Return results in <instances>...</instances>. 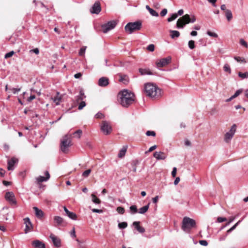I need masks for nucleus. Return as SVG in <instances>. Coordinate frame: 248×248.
I'll return each mask as SVG.
<instances>
[{"mask_svg": "<svg viewBox=\"0 0 248 248\" xmlns=\"http://www.w3.org/2000/svg\"><path fill=\"white\" fill-rule=\"evenodd\" d=\"M199 243L201 245L204 246H206L208 245V242L206 240H200Z\"/></svg>", "mask_w": 248, "mask_h": 248, "instance_id": "55", "label": "nucleus"}, {"mask_svg": "<svg viewBox=\"0 0 248 248\" xmlns=\"http://www.w3.org/2000/svg\"><path fill=\"white\" fill-rule=\"evenodd\" d=\"M86 98V95L84 94L83 91H80L79 95L76 97V101L78 103L80 101H83Z\"/></svg>", "mask_w": 248, "mask_h": 248, "instance_id": "24", "label": "nucleus"}, {"mask_svg": "<svg viewBox=\"0 0 248 248\" xmlns=\"http://www.w3.org/2000/svg\"><path fill=\"white\" fill-rule=\"evenodd\" d=\"M24 223L26 225V227L24 230L25 233H27L28 232L31 231L32 229V225L31 223L30 219L29 217H26L24 219Z\"/></svg>", "mask_w": 248, "mask_h": 248, "instance_id": "14", "label": "nucleus"}, {"mask_svg": "<svg viewBox=\"0 0 248 248\" xmlns=\"http://www.w3.org/2000/svg\"><path fill=\"white\" fill-rule=\"evenodd\" d=\"M188 47L190 49H192L195 47V42L193 40H190L188 42Z\"/></svg>", "mask_w": 248, "mask_h": 248, "instance_id": "43", "label": "nucleus"}, {"mask_svg": "<svg viewBox=\"0 0 248 248\" xmlns=\"http://www.w3.org/2000/svg\"><path fill=\"white\" fill-rule=\"evenodd\" d=\"M11 90V91L13 92V93L16 94L17 92H19L20 91V88H13L12 89H10Z\"/></svg>", "mask_w": 248, "mask_h": 248, "instance_id": "54", "label": "nucleus"}, {"mask_svg": "<svg viewBox=\"0 0 248 248\" xmlns=\"http://www.w3.org/2000/svg\"><path fill=\"white\" fill-rule=\"evenodd\" d=\"M234 59L238 62L246 63L247 62L245 59L243 57L235 56L234 57Z\"/></svg>", "mask_w": 248, "mask_h": 248, "instance_id": "30", "label": "nucleus"}, {"mask_svg": "<svg viewBox=\"0 0 248 248\" xmlns=\"http://www.w3.org/2000/svg\"><path fill=\"white\" fill-rule=\"evenodd\" d=\"M32 245L35 248H45V244L38 240L33 241Z\"/></svg>", "mask_w": 248, "mask_h": 248, "instance_id": "21", "label": "nucleus"}, {"mask_svg": "<svg viewBox=\"0 0 248 248\" xmlns=\"http://www.w3.org/2000/svg\"><path fill=\"white\" fill-rule=\"evenodd\" d=\"M67 216L71 219L73 220H76L77 218V215L74 213V212H70L68 213V214L67 215Z\"/></svg>", "mask_w": 248, "mask_h": 248, "instance_id": "33", "label": "nucleus"}, {"mask_svg": "<svg viewBox=\"0 0 248 248\" xmlns=\"http://www.w3.org/2000/svg\"><path fill=\"white\" fill-rule=\"evenodd\" d=\"M147 49L149 51H151V52H153L155 50V46L153 44H150L147 47Z\"/></svg>", "mask_w": 248, "mask_h": 248, "instance_id": "48", "label": "nucleus"}, {"mask_svg": "<svg viewBox=\"0 0 248 248\" xmlns=\"http://www.w3.org/2000/svg\"><path fill=\"white\" fill-rule=\"evenodd\" d=\"M33 210L35 211V216L39 218H42L44 216V212L42 210L38 209L36 207H34L33 208Z\"/></svg>", "mask_w": 248, "mask_h": 248, "instance_id": "22", "label": "nucleus"}, {"mask_svg": "<svg viewBox=\"0 0 248 248\" xmlns=\"http://www.w3.org/2000/svg\"><path fill=\"white\" fill-rule=\"evenodd\" d=\"M119 96L120 104L124 107H128L134 101V93L127 90H124L120 93Z\"/></svg>", "mask_w": 248, "mask_h": 248, "instance_id": "1", "label": "nucleus"}, {"mask_svg": "<svg viewBox=\"0 0 248 248\" xmlns=\"http://www.w3.org/2000/svg\"><path fill=\"white\" fill-rule=\"evenodd\" d=\"M49 178L50 174L48 171H46L45 176H39L36 178V180L37 184L40 185L41 183L47 181Z\"/></svg>", "mask_w": 248, "mask_h": 248, "instance_id": "12", "label": "nucleus"}, {"mask_svg": "<svg viewBox=\"0 0 248 248\" xmlns=\"http://www.w3.org/2000/svg\"><path fill=\"white\" fill-rule=\"evenodd\" d=\"M14 51H11L7 53H6L5 55V56H4V58L5 59H7V58H9L11 57H12L14 54Z\"/></svg>", "mask_w": 248, "mask_h": 248, "instance_id": "49", "label": "nucleus"}, {"mask_svg": "<svg viewBox=\"0 0 248 248\" xmlns=\"http://www.w3.org/2000/svg\"><path fill=\"white\" fill-rule=\"evenodd\" d=\"M86 47L83 46L81 47L79 51V55L80 56H83L85 54V51H86Z\"/></svg>", "mask_w": 248, "mask_h": 248, "instance_id": "45", "label": "nucleus"}, {"mask_svg": "<svg viewBox=\"0 0 248 248\" xmlns=\"http://www.w3.org/2000/svg\"><path fill=\"white\" fill-rule=\"evenodd\" d=\"M149 12L150 14L153 16H158V14L155 10H153L152 8H151L149 10Z\"/></svg>", "mask_w": 248, "mask_h": 248, "instance_id": "42", "label": "nucleus"}, {"mask_svg": "<svg viewBox=\"0 0 248 248\" xmlns=\"http://www.w3.org/2000/svg\"><path fill=\"white\" fill-rule=\"evenodd\" d=\"M236 130V125L233 124L229 131L224 135V140L226 143H230Z\"/></svg>", "mask_w": 248, "mask_h": 248, "instance_id": "7", "label": "nucleus"}, {"mask_svg": "<svg viewBox=\"0 0 248 248\" xmlns=\"http://www.w3.org/2000/svg\"><path fill=\"white\" fill-rule=\"evenodd\" d=\"M117 211L121 214H123L124 213L125 210L124 208L119 206L117 208Z\"/></svg>", "mask_w": 248, "mask_h": 248, "instance_id": "46", "label": "nucleus"}, {"mask_svg": "<svg viewBox=\"0 0 248 248\" xmlns=\"http://www.w3.org/2000/svg\"><path fill=\"white\" fill-rule=\"evenodd\" d=\"M90 172L91 171H83L82 176L84 177H87L89 175Z\"/></svg>", "mask_w": 248, "mask_h": 248, "instance_id": "58", "label": "nucleus"}, {"mask_svg": "<svg viewBox=\"0 0 248 248\" xmlns=\"http://www.w3.org/2000/svg\"><path fill=\"white\" fill-rule=\"evenodd\" d=\"M92 211L93 213H103V210H101V209H92Z\"/></svg>", "mask_w": 248, "mask_h": 248, "instance_id": "57", "label": "nucleus"}, {"mask_svg": "<svg viewBox=\"0 0 248 248\" xmlns=\"http://www.w3.org/2000/svg\"><path fill=\"white\" fill-rule=\"evenodd\" d=\"M223 69L225 72H228L229 74L231 73V68L228 64H225L223 66Z\"/></svg>", "mask_w": 248, "mask_h": 248, "instance_id": "38", "label": "nucleus"}, {"mask_svg": "<svg viewBox=\"0 0 248 248\" xmlns=\"http://www.w3.org/2000/svg\"><path fill=\"white\" fill-rule=\"evenodd\" d=\"M139 72L140 73L141 75H152V72L149 70V69H142V68H140L139 69Z\"/></svg>", "mask_w": 248, "mask_h": 248, "instance_id": "27", "label": "nucleus"}, {"mask_svg": "<svg viewBox=\"0 0 248 248\" xmlns=\"http://www.w3.org/2000/svg\"><path fill=\"white\" fill-rule=\"evenodd\" d=\"M240 44H241V45L243 46L246 47H248L247 43L243 39H240Z\"/></svg>", "mask_w": 248, "mask_h": 248, "instance_id": "51", "label": "nucleus"}, {"mask_svg": "<svg viewBox=\"0 0 248 248\" xmlns=\"http://www.w3.org/2000/svg\"><path fill=\"white\" fill-rule=\"evenodd\" d=\"M82 133V131L81 130H78L77 131H75L73 135L75 137L78 138V139H79L81 137V135Z\"/></svg>", "mask_w": 248, "mask_h": 248, "instance_id": "37", "label": "nucleus"}, {"mask_svg": "<svg viewBox=\"0 0 248 248\" xmlns=\"http://www.w3.org/2000/svg\"><path fill=\"white\" fill-rule=\"evenodd\" d=\"M242 92V90L239 89L236 91L235 93L232 95L233 97L235 98L238 96Z\"/></svg>", "mask_w": 248, "mask_h": 248, "instance_id": "52", "label": "nucleus"}, {"mask_svg": "<svg viewBox=\"0 0 248 248\" xmlns=\"http://www.w3.org/2000/svg\"><path fill=\"white\" fill-rule=\"evenodd\" d=\"M100 129L105 135L109 134L112 130L110 123L106 121H103L102 122L100 125Z\"/></svg>", "mask_w": 248, "mask_h": 248, "instance_id": "8", "label": "nucleus"}, {"mask_svg": "<svg viewBox=\"0 0 248 248\" xmlns=\"http://www.w3.org/2000/svg\"><path fill=\"white\" fill-rule=\"evenodd\" d=\"M207 34L208 35H209L210 36L213 37L214 38H217L218 37V35L216 33L212 32L210 31H207Z\"/></svg>", "mask_w": 248, "mask_h": 248, "instance_id": "41", "label": "nucleus"}, {"mask_svg": "<svg viewBox=\"0 0 248 248\" xmlns=\"http://www.w3.org/2000/svg\"><path fill=\"white\" fill-rule=\"evenodd\" d=\"M154 156L157 160H163L167 157L166 154L162 152H155L154 153Z\"/></svg>", "mask_w": 248, "mask_h": 248, "instance_id": "18", "label": "nucleus"}, {"mask_svg": "<svg viewBox=\"0 0 248 248\" xmlns=\"http://www.w3.org/2000/svg\"><path fill=\"white\" fill-rule=\"evenodd\" d=\"M86 104L85 101H81V102L79 103V104L78 105V109L79 110H81L82 109H83V108L84 107H85L86 106Z\"/></svg>", "mask_w": 248, "mask_h": 248, "instance_id": "44", "label": "nucleus"}, {"mask_svg": "<svg viewBox=\"0 0 248 248\" xmlns=\"http://www.w3.org/2000/svg\"><path fill=\"white\" fill-rule=\"evenodd\" d=\"M180 178L179 177H177L175 178V180L174 181V185H177L179 182H180Z\"/></svg>", "mask_w": 248, "mask_h": 248, "instance_id": "62", "label": "nucleus"}, {"mask_svg": "<svg viewBox=\"0 0 248 248\" xmlns=\"http://www.w3.org/2000/svg\"><path fill=\"white\" fill-rule=\"evenodd\" d=\"M127 149V147L126 146H123L120 150L119 153L118 154V157L120 158H123L125 156Z\"/></svg>", "mask_w": 248, "mask_h": 248, "instance_id": "23", "label": "nucleus"}, {"mask_svg": "<svg viewBox=\"0 0 248 248\" xmlns=\"http://www.w3.org/2000/svg\"><path fill=\"white\" fill-rule=\"evenodd\" d=\"M96 118L102 119L104 117V115L102 113L98 112L95 115Z\"/></svg>", "mask_w": 248, "mask_h": 248, "instance_id": "53", "label": "nucleus"}, {"mask_svg": "<svg viewBox=\"0 0 248 248\" xmlns=\"http://www.w3.org/2000/svg\"><path fill=\"white\" fill-rule=\"evenodd\" d=\"M159 197L158 196H156L154 198H153L152 201L153 202L155 203H156L158 200Z\"/></svg>", "mask_w": 248, "mask_h": 248, "instance_id": "61", "label": "nucleus"}, {"mask_svg": "<svg viewBox=\"0 0 248 248\" xmlns=\"http://www.w3.org/2000/svg\"><path fill=\"white\" fill-rule=\"evenodd\" d=\"M226 220H227V218L226 217H218L217 219L216 222L217 223H221V222L225 221Z\"/></svg>", "mask_w": 248, "mask_h": 248, "instance_id": "47", "label": "nucleus"}, {"mask_svg": "<svg viewBox=\"0 0 248 248\" xmlns=\"http://www.w3.org/2000/svg\"><path fill=\"white\" fill-rule=\"evenodd\" d=\"M167 9H163L160 13L161 16H164L167 14Z\"/></svg>", "mask_w": 248, "mask_h": 248, "instance_id": "56", "label": "nucleus"}, {"mask_svg": "<svg viewBox=\"0 0 248 248\" xmlns=\"http://www.w3.org/2000/svg\"><path fill=\"white\" fill-rule=\"evenodd\" d=\"M77 241L79 243V248H85V247L84 245H82L80 241H79V240L77 239Z\"/></svg>", "mask_w": 248, "mask_h": 248, "instance_id": "63", "label": "nucleus"}, {"mask_svg": "<svg viewBox=\"0 0 248 248\" xmlns=\"http://www.w3.org/2000/svg\"><path fill=\"white\" fill-rule=\"evenodd\" d=\"M178 16L176 14H173L170 17L168 18V22H171L175 19Z\"/></svg>", "mask_w": 248, "mask_h": 248, "instance_id": "40", "label": "nucleus"}, {"mask_svg": "<svg viewBox=\"0 0 248 248\" xmlns=\"http://www.w3.org/2000/svg\"><path fill=\"white\" fill-rule=\"evenodd\" d=\"M238 76L242 79H245L248 78V72H246L245 73H242L239 72L238 73Z\"/></svg>", "mask_w": 248, "mask_h": 248, "instance_id": "32", "label": "nucleus"}, {"mask_svg": "<svg viewBox=\"0 0 248 248\" xmlns=\"http://www.w3.org/2000/svg\"><path fill=\"white\" fill-rule=\"evenodd\" d=\"M54 220L58 226L61 225L63 222V219L60 216L54 217Z\"/></svg>", "mask_w": 248, "mask_h": 248, "instance_id": "26", "label": "nucleus"}, {"mask_svg": "<svg viewBox=\"0 0 248 248\" xmlns=\"http://www.w3.org/2000/svg\"><path fill=\"white\" fill-rule=\"evenodd\" d=\"M101 10L100 4L98 1L95 2L90 9L92 14H98Z\"/></svg>", "mask_w": 248, "mask_h": 248, "instance_id": "13", "label": "nucleus"}, {"mask_svg": "<svg viewBox=\"0 0 248 248\" xmlns=\"http://www.w3.org/2000/svg\"><path fill=\"white\" fill-rule=\"evenodd\" d=\"M170 36L172 39L178 38L180 36V32L177 31L170 30Z\"/></svg>", "mask_w": 248, "mask_h": 248, "instance_id": "25", "label": "nucleus"}, {"mask_svg": "<svg viewBox=\"0 0 248 248\" xmlns=\"http://www.w3.org/2000/svg\"><path fill=\"white\" fill-rule=\"evenodd\" d=\"M35 98V96L34 95H31L28 98V101L29 102L31 101V100H33Z\"/></svg>", "mask_w": 248, "mask_h": 248, "instance_id": "64", "label": "nucleus"}, {"mask_svg": "<svg viewBox=\"0 0 248 248\" xmlns=\"http://www.w3.org/2000/svg\"><path fill=\"white\" fill-rule=\"evenodd\" d=\"M91 196L92 197V201L96 203V204H99L101 202L100 200L97 198L95 195L93 194H92Z\"/></svg>", "mask_w": 248, "mask_h": 248, "instance_id": "35", "label": "nucleus"}, {"mask_svg": "<svg viewBox=\"0 0 248 248\" xmlns=\"http://www.w3.org/2000/svg\"><path fill=\"white\" fill-rule=\"evenodd\" d=\"M71 145V135L66 134L61 140V150L63 153L68 151V148Z\"/></svg>", "mask_w": 248, "mask_h": 248, "instance_id": "6", "label": "nucleus"}, {"mask_svg": "<svg viewBox=\"0 0 248 248\" xmlns=\"http://www.w3.org/2000/svg\"><path fill=\"white\" fill-rule=\"evenodd\" d=\"M17 161L18 160L14 157L8 160L7 166L8 170H13L15 169L14 165L17 162Z\"/></svg>", "mask_w": 248, "mask_h": 248, "instance_id": "16", "label": "nucleus"}, {"mask_svg": "<svg viewBox=\"0 0 248 248\" xmlns=\"http://www.w3.org/2000/svg\"><path fill=\"white\" fill-rule=\"evenodd\" d=\"M149 207V203H148L147 205L144 206L143 207L140 208L139 211L138 212L140 214H144L148 211Z\"/></svg>", "mask_w": 248, "mask_h": 248, "instance_id": "28", "label": "nucleus"}, {"mask_svg": "<svg viewBox=\"0 0 248 248\" xmlns=\"http://www.w3.org/2000/svg\"><path fill=\"white\" fill-rule=\"evenodd\" d=\"M171 60V58L170 56L159 60L156 62L157 68L162 67L167 65L170 62Z\"/></svg>", "mask_w": 248, "mask_h": 248, "instance_id": "10", "label": "nucleus"}, {"mask_svg": "<svg viewBox=\"0 0 248 248\" xmlns=\"http://www.w3.org/2000/svg\"><path fill=\"white\" fill-rule=\"evenodd\" d=\"M225 16L228 21H230L232 18V12L230 10L225 11Z\"/></svg>", "mask_w": 248, "mask_h": 248, "instance_id": "29", "label": "nucleus"}, {"mask_svg": "<svg viewBox=\"0 0 248 248\" xmlns=\"http://www.w3.org/2000/svg\"><path fill=\"white\" fill-rule=\"evenodd\" d=\"M62 99V95L60 94L59 92H57L56 94L54 97H52V99L56 105H59Z\"/></svg>", "mask_w": 248, "mask_h": 248, "instance_id": "19", "label": "nucleus"}, {"mask_svg": "<svg viewBox=\"0 0 248 248\" xmlns=\"http://www.w3.org/2000/svg\"><path fill=\"white\" fill-rule=\"evenodd\" d=\"M71 236L73 237H76V232H75V228H73L72 231H71Z\"/></svg>", "mask_w": 248, "mask_h": 248, "instance_id": "59", "label": "nucleus"}, {"mask_svg": "<svg viewBox=\"0 0 248 248\" xmlns=\"http://www.w3.org/2000/svg\"><path fill=\"white\" fill-rule=\"evenodd\" d=\"M127 226V223L126 222H123L118 224V227L120 229H124Z\"/></svg>", "mask_w": 248, "mask_h": 248, "instance_id": "39", "label": "nucleus"}, {"mask_svg": "<svg viewBox=\"0 0 248 248\" xmlns=\"http://www.w3.org/2000/svg\"><path fill=\"white\" fill-rule=\"evenodd\" d=\"M50 238L52 241L53 245L55 247L57 248H60L61 246V241L60 238L56 236L53 234H51L50 235Z\"/></svg>", "mask_w": 248, "mask_h": 248, "instance_id": "15", "label": "nucleus"}, {"mask_svg": "<svg viewBox=\"0 0 248 248\" xmlns=\"http://www.w3.org/2000/svg\"><path fill=\"white\" fill-rule=\"evenodd\" d=\"M144 90L146 95L152 98L157 97L161 94L160 90L155 85L151 83L145 84Z\"/></svg>", "mask_w": 248, "mask_h": 248, "instance_id": "2", "label": "nucleus"}, {"mask_svg": "<svg viewBox=\"0 0 248 248\" xmlns=\"http://www.w3.org/2000/svg\"><path fill=\"white\" fill-rule=\"evenodd\" d=\"M146 134L148 136H155V132L153 131H147L146 133Z\"/></svg>", "mask_w": 248, "mask_h": 248, "instance_id": "50", "label": "nucleus"}, {"mask_svg": "<svg viewBox=\"0 0 248 248\" xmlns=\"http://www.w3.org/2000/svg\"><path fill=\"white\" fill-rule=\"evenodd\" d=\"M116 25V23L114 21H110L108 22L107 24L102 25L101 26L102 31L104 33H106L109 31L113 29Z\"/></svg>", "mask_w": 248, "mask_h": 248, "instance_id": "9", "label": "nucleus"}, {"mask_svg": "<svg viewBox=\"0 0 248 248\" xmlns=\"http://www.w3.org/2000/svg\"><path fill=\"white\" fill-rule=\"evenodd\" d=\"M140 164V162L138 160H134L131 163L132 169L133 170H136L137 168V166Z\"/></svg>", "mask_w": 248, "mask_h": 248, "instance_id": "34", "label": "nucleus"}, {"mask_svg": "<svg viewBox=\"0 0 248 248\" xmlns=\"http://www.w3.org/2000/svg\"><path fill=\"white\" fill-rule=\"evenodd\" d=\"M109 83L108 78L106 77H102L98 80V85L100 87H106Z\"/></svg>", "mask_w": 248, "mask_h": 248, "instance_id": "17", "label": "nucleus"}, {"mask_svg": "<svg viewBox=\"0 0 248 248\" xmlns=\"http://www.w3.org/2000/svg\"><path fill=\"white\" fill-rule=\"evenodd\" d=\"M5 199L11 204H16V201L15 198V195L13 192H7L5 195Z\"/></svg>", "mask_w": 248, "mask_h": 248, "instance_id": "11", "label": "nucleus"}, {"mask_svg": "<svg viewBox=\"0 0 248 248\" xmlns=\"http://www.w3.org/2000/svg\"><path fill=\"white\" fill-rule=\"evenodd\" d=\"M195 226L196 222L194 219L186 217H184L182 225V229L184 231L188 232Z\"/></svg>", "mask_w": 248, "mask_h": 248, "instance_id": "4", "label": "nucleus"}, {"mask_svg": "<svg viewBox=\"0 0 248 248\" xmlns=\"http://www.w3.org/2000/svg\"><path fill=\"white\" fill-rule=\"evenodd\" d=\"M241 220H239L236 223H235L232 227L227 231V233H229L231 232L233 230H234L236 228V227L241 222Z\"/></svg>", "mask_w": 248, "mask_h": 248, "instance_id": "36", "label": "nucleus"}, {"mask_svg": "<svg viewBox=\"0 0 248 248\" xmlns=\"http://www.w3.org/2000/svg\"><path fill=\"white\" fill-rule=\"evenodd\" d=\"M156 147H157L156 145H154V146L151 147L149 148L148 152H151L154 151V150H155L156 148ZM147 153V152H146V153Z\"/></svg>", "mask_w": 248, "mask_h": 248, "instance_id": "60", "label": "nucleus"}, {"mask_svg": "<svg viewBox=\"0 0 248 248\" xmlns=\"http://www.w3.org/2000/svg\"><path fill=\"white\" fill-rule=\"evenodd\" d=\"M142 27V23L140 21H137L134 22L128 23L124 27L126 32L131 34L133 32L139 31Z\"/></svg>", "mask_w": 248, "mask_h": 248, "instance_id": "5", "label": "nucleus"}, {"mask_svg": "<svg viewBox=\"0 0 248 248\" xmlns=\"http://www.w3.org/2000/svg\"><path fill=\"white\" fill-rule=\"evenodd\" d=\"M196 17L194 16L191 15V17L188 14H186L179 18L176 23L177 28L178 29H182L184 26L190 23H194L196 21Z\"/></svg>", "mask_w": 248, "mask_h": 248, "instance_id": "3", "label": "nucleus"}, {"mask_svg": "<svg viewBox=\"0 0 248 248\" xmlns=\"http://www.w3.org/2000/svg\"><path fill=\"white\" fill-rule=\"evenodd\" d=\"M133 225L135 227V228L140 233H144L145 231V229L140 226V221H134L133 223Z\"/></svg>", "mask_w": 248, "mask_h": 248, "instance_id": "20", "label": "nucleus"}, {"mask_svg": "<svg viewBox=\"0 0 248 248\" xmlns=\"http://www.w3.org/2000/svg\"><path fill=\"white\" fill-rule=\"evenodd\" d=\"M129 209L131 214H135L138 211L137 206L135 205H131Z\"/></svg>", "mask_w": 248, "mask_h": 248, "instance_id": "31", "label": "nucleus"}]
</instances>
